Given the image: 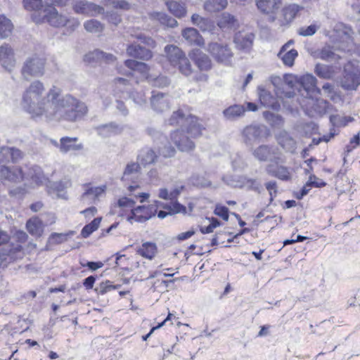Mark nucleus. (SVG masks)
<instances>
[{
	"label": "nucleus",
	"instance_id": "nucleus-46",
	"mask_svg": "<svg viewBox=\"0 0 360 360\" xmlns=\"http://www.w3.org/2000/svg\"><path fill=\"white\" fill-rule=\"evenodd\" d=\"M84 27L87 32L99 34L103 31L104 25L97 20L91 19L84 22Z\"/></svg>",
	"mask_w": 360,
	"mask_h": 360
},
{
	"label": "nucleus",
	"instance_id": "nucleus-64",
	"mask_svg": "<svg viewBox=\"0 0 360 360\" xmlns=\"http://www.w3.org/2000/svg\"><path fill=\"white\" fill-rule=\"evenodd\" d=\"M309 183H311L310 185L311 187L315 188H321L326 186V182L322 181L321 179H318L315 175L311 174L309 176V180L307 181Z\"/></svg>",
	"mask_w": 360,
	"mask_h": 360
},
{
	"label": "nucleus",
	"instance_id": "nucleus-61",
	"mask_svg": "<svg viewBox=\"0 0 360 360\" xmlns=\"http://www.w3.org/2000/svg\"><path fill=\"white\" fill-rule=\"evenodd\" d=\"M320 58L325 60H332L336 59V55L330 47H325L320 53Z\"/></svg>",
	"mask_w": 360,
	"mask_h": 360
},
{
	"label": "nucleus",
	"instance_id": "nucleus-52",
	"mask_svg": "<svg viewBox=\"0 0 360 360\" xmlns=\"http://www.w3.org/2000/svg\"><path fill=\"white\" fill-rule=\"evenodd\" d=\"M148 82L152 86L158 88L165 87L168 86L170 82L169 78L163 75H160L155 77L150 75V77H148Z\"/></svg>",
	"mask_w": 360,
	"mask_h": 360
},
{
	"label": "nucleus",
	"instance_id": "nucleus-51",
	"mask_svg": "<svg viewBox=\"0 0 360 360\" xmlns=\"http://www.w3.org/2000/svg\"><path fill=\"white\" fill-rule=\"evenodd\" d=\"M141 165L138 161L128 163L125 167L122 179H127L131 175L139 174L141 172Z\"/></svg>",
	"mask_w": 360,
	"mask_h": 360
},
{
	"label": "nucleus",
	"instance_id": "nucleus-31",
	"mask_svg": "<svg viewBox=\"0 0 360 360\" xmlns=\"http://www.w3.org/2000/svg\"><path fill=\"white\" fill-rule=\"evenodd\" d=\"M266 171L271 176L280 180L289 181L291 179V173L287 167L280 165L274 167L272 165H269L266 167Z\"/></svg>",
	"mask_w": 360,
	"mask_h": 360
},
{
	"label": "nucleus",
	"instance_id": "nucleus-41",
	"mask_svg": "<svg viewBox=\"0 0 360 360\" xmlns=\"http://www.w3.org/2000/svg\"><path fill=\"white\" fill-rule=\"evenodd\" d=\"M303 7L295 4L286 6L283 9V15L286 22H290Z\"/></svg>",
	"mask_w": 360,
	"mask_h": 360
},
{
	"label": "nucleus",
	"instance_id": "nucleus-11",
	"mask_svg": "<svg viewBox=\"0 0 360 360\" xmlns=\"http://www.w3.org/2000/svg\"><path fill=\"white\" fill-rule=\"evenodd\" d=\"M156 212L157 210L153 205L137 206L134 209L131 210V215L128 217V221L132 222L134 220L139 223H143L154 217Z\"/></svg>",
	"mask_w": 360,
	"mask_h": 360
},
{
	"label": "nucleus",
	"instance_id": "nucleus-60",
	"mask_svg": "<svg viewBox=\"0 0 360 360\" xmlns=\"http://www.w3.org/2000/svg\"><path fill=\"white\" fill-rule=\"evenodd\" d=\"M191 21L194 25L198 26L202 30H206L207 22L208 21L207 19L202 18L198 14H193L191 16Z\"/></svg>",
	"mask_w": 360,
	"mask_h": 360
},
{
	"label": "nucleus",
	"instance_id": "nucleus-21",
	"mask_svg": "<svg viewBox=\"0 0 360 360\" xmlns=\"http://www.w3.org/2000/svg\"><path fill=\"white\" fill-rule=\"evenodd\" d=\"M252 155L260 162L272 161L275 155V148L272 146L260 145L252 150Z\"/></svg>",
	"mask_w": 360,
	"mask_h": 360
},
{
	"label": "nucleus",
	"instance_id": "nucleus-49",
	"mask_svg": "<svg viewBox=\"0 0 360 360\" xmlns=\"http://www.w3.org/2000/svg\"><path fill=\"white\" fill-rule=\"evenodd\" d=\"M101 218H95L93 221H91L89 224L85 225L82 231L81 235L83 238H88L94 231L98 229L99 224L101 223Z\"/></svg>",
	"mask_w": 360,
	"mask_h": 360
},
{
	"label": "nucleus",
	"instance_id": "nucleus-55",
	"mask_svg": "<svg viewBox=\"0 0 360 360\" xmlns=\"http://www.w3.org/2000/svg\"><path fill=\"white\" fill-rule=\"evenodd\" d=\"M105 5L124 11H128L131 8V4L126 0H105Z\"/></svg>",
	"mask_w": 360,
	"mask_h": 360
},
{
	"label": "nucleus",
	"instance_id": "nucleus-27",
	"mask_svg": "<svg viewBox=\"0 0 360 360\" xmlns=\"http://www.w3.org/2000/svg\"><path fill=\"white\" fill-rule=\"evenodd\" d=\"M259 98L261 104L266 108L278 110L280 104L271 94L263 88H259Z\"/></svg>",
	"mask_w": 360,
	"mask_h": 360
},
{
	"label": "nucleus",
	"instance_id": "nucleus-58",
	"mask_svg": "<svg viewBox=\"0 0 360 360\" xmlns=\"http://www.w3.org/2000/svg\"><path fill=\"white\" fill-rule=\"evenodd\" d=\"M133 36L149 47L153 48L155 46V41L150 37L147 36L143 33H139Z\"/></svg>",
	"mask_w": 360,
	"mask_h": 360
},
{
	"label": "nucleus",
	"instance_id": "nucleus-19",
	"mask_svg": "<svg viewBox=\"0 0 360 360\" xmlns=\"http://www.w3.org/2000/svg\"><path fill=\"white\" fill-rule=\"evenodd\" d=\"M254 39L253 33L241 31L235 34L233 41L238 49L248 50L252 47Z\"/></svg>",
	"mask_w": 360,
	"mask_h": 360
},
{
	"label": "nucleus",
	"instance_id": "nucleus-35",
	"mask_svg": "<svg viewBox=\"0 0 360 360\" xmlns=\"http://www.w3.org/2000/svg\"><path fill=\"white\" fill-rule=\"evenodd\" d=\"M150 18L153 20L158 21L161 25L168 27H174L177 26V21L162 12H153L150 13Z\"/></svg>",
	"mask_w": 360,
	"mask_h": 360
},
{
	"label": "nucleus",
	"instance_id": "nucleus-28",
	"mask_svg": "<svg viewBox=\"0 0 360 360\" xmlns=\"http://www.w3.org/2000/svg\"><path fill=\"white\" fill-rule=\"evenodd\" d=\"M246 111L244 105L234 104L229 106L222 111V115L226 120L234 121L242 117Z\"/></svg>",
	"mask_w": 360,
	"mask_h": 360
},
{
	"label": "nucleus",
	"instance_id": "nucleus-16",
	"mask_svg": "<svg viewBox=\"0 0 360 360\" xmlns=\"http://www.w3.org/2000/svg\"><path fill=\"white\" fill-rule=\"evenodd\" d=\"M73 9L78 14L94 15V13H102L104 11L103 7L84 0L77 1Z\"/></svg>",
	"mask_w": 360,
	"mask_h": 360
},
{
	"label": "nucleus",
	"instance_id": "nucleus-54",
	"mask_svg": "<svg viewBox=\"0 0 360 360\" xmlns=\"http://www.w3.org/2000/svg\"><path fill=\"white\" fill-rule=\"evenodd\" d=\"M120 286L121 285H113L110 281L107 280L104 282H102L99 287L95 288V290L99 295H104L112 290L120 288Z\"/></svg>",
	"mask_w": 360,
	"mask_h": 360
},
{
	"label": "nucleus",
	"instance_id": "nucleus-47",
	"mask_svg": "<svg viewBox=\"0 0 360 360\" xmlns=\"http://www.w3.org/2000/svg\"><path fill=\"white\" fill-rule=\"evenodd\" d=\"M43 0H23V6L28 11H35L33 15H42V11L46 6L43 4Z\"/></svg>",
	"mask_w": 360,
	"mask_h": 360
},
{
	"label": "nucleus",
	"instance_id": "nucleus-26",
	"mask_svg": "<svg viewBox=\"0 0 360 360\" xmlns=\"http://www.w3.org/2000/svg\"><path fill=\"white\" fill-rule=\"evenodd\" d=\"M127 53L131 57L141 59L148 60L152 58V52L139 44H131L127 48Z\"/></svg>",
	"mask_w": 360,
	"mask_h": 360
},
{
	"label": "nucleus",
	"instance_id": "nucleus-5",
	"mask_svg": "<svg viewBox=\"0 0 360 360\" xmlns=\"http://www.w3.org/2000/svg\"><path fill=\"white\" fill-rule=\"evenodd\" d=\"M46 58L34 54L28 57L24 62L21 70L22 75L26 80L30 77H40L45 72Z\"/></svg>",
	"mask_w": 360,
	"mask_h": 360
},
{
	"label": "nucleus",
	"instance_id": "nucleus-42",
	"mask_svg": "<svg viewBox=\"0 0 360 360\" xmlns=\"http://www.w3.org/2000/svg\"><path fill=\"white\" fill-rule=\"evenodd\" d=\"M13 25L11 20L4 15H0V37L6 38L9 37L13 31Z\"/></svg>",
	"mask_w": 360,
	"mask_h": 360
},
{
	"label": "nucleus",
	"instance_id": "nucleus-9",
	"mask_svg": "<svg viewBox=\"0 0 360 360\" xmlns=\"http://www.w3.org/2000/svg\"><path fill=\"white\" fill-rule=\"evenodd\" d=\"M360 84V70L351 63H347L344 67L342 77L340 80V86L345 90H356Z\"/></svg>",
	"mask_w": 360,
	"mask_h": 360
},
{
	"label": "nucleus",
	"instance_id": "nucleus-39",
	"mask_svg": "<svg viewBox=\"0 0 360 360\" xmlns=\"http://www.w3.org/2000/svg\"><path fill=\"white\" fill-rule=\"evenodd\" d=\"M244 189L254 191L258 194L263 191V186L259 178H252L246 175Z\"/></svg>",
	"mask_w": 360,
	"mask_h": 360
},
{
	"label": "nucleus",
	"instance_id": "nucleus-33",
	"mask_svg": "<svg viewBox=\"0 0 360 360\" xmlns=\"http://www.w3.org/2000/svg\"><path fill=\"white\" fill-rule=\"evenodd\" d=\"M136 252L141 257L151 260L158 252V247L155 243L145 242L137 249Z\"/></svg>",
	"mask_w": 360,
	"mask_h": 360
},
{
	"label": "nucleus",
	"instance_id": "nucleus-29",
	"mask_svg": "<svg viewBox=\"0 0 360 360\" xmlns=\"http://www.w3.org/2000/svg\"><path fill=\"white\" fill-rule=\"evenodd\" d=\"M191 58L200 70H208L211 68L212 63L210 58L199 49L193 51Z\"/></svg>",
	"mask_w": 360,
	"mask_h": 360
},
{
	"label": "nucleus",
	"instance_id": "nucleus-13",
	"mask_svg": "<svg viewBox=\"0 0 360 360\" xmlns=\"http://www.w3.org/2000/svg\"><path fill=\"white\" fill-rule=\"evenodd\" d=\"M0 63L8 71H11L15 64L12 48L7 44L0 46Z\"/></svg>",
	"mask_w": 360,
	"mask_h": 360
},
{
	"label": "nucleus",
	"instance_id": "nucleus-45",
	"mask_svg": "<svg viewBox=\"0 0 360 360\" xmlns=\"http://www.w3.org/2000/svg\"><path fill=\"white\" fill-rule=\"evenodd\" d=\"M314 70L316 75L323 79H331L335 75L333 68L324 64H317Z\"/></svg>",
	"mask_w": 360,
	"mask_h": 360
},
{
	"label": "nucleus",
	"instance_id": "nucleus-56",
	"mask_svg": "<svg viewBox=\"0 0 360 360\" xmlns=\"http://www.w3.org/2000/svg\"><path fill=\"white\" fill-rule=\"evenodd\" d=\"M264 117L272 126H279L283 124L281 115L270 112H264Z\"/></svg>",
	"mask_w": 360,
	"mask_h": 360
},
{
	"label": "nucleus",
	"instance_id": "nucleus-43",
	"mask_svg": "<svg viewBox=\"0 0 360 360\" xmlns=\"http://www.w3.org/2000/svg\"><path fill=\"white\" fill-rule=\"evenodd\" d=\"M28 176L37 184L41 185L46 182L47 178L44 175L43 172L39 166L32 167L28 173Z\"/></svg>",
	"mask_w": 360,
	"mask_h": 360
},
{
	"label": "nucleus",
	"instance_id": "nucleus-8",
	"mask_svg": "<svg viewBox=\"0 0 360 360\" xmlns=\"http://www.w3.org/2000/svg\"><path fill=\"white\" fill-rule=\"evenodd\" d=\"M148 134L153 139L158 147V153L165 158L174 157L176 154L175 148L171 146L167 138L157 129L149 127L146 129Z\"/></svg>",
	"mask_w": 360,
	"mask_h": 360
},
{
	"label": "nucleus",
	"instance_id": "nucleus-59",
	"mask_svg": "<svg viewBox=\"0 0 360 360\" xmlns=\"http://www.w3.org/2000/svg\"><path fill=\"white\" fill-rule=\"evenodd\" d=\"M214 213L225 221L229 220V209L226 206L217 205Z\"/></svg>",
	"mask_w": 360,
	"mask_h": 360
},
{
	"label": "nucleus",
	"instance_id": "nucleus-48",
	"mask_svg": "<svg viewBox=\"0 0 360 360\" xmlns=\"http://www.w3.org/2000/svg\"><path fill=\"white\" fill-rule=\"evenodd\" d=\"M245 178L246 175H239L234 176H227L223 179L228 185L232 187L244 188Z\"/></svg>",
	"mask_w": 360,
	"mask_h": 360
},
{
	"label": "nucleus",
	"instance_id": "nucleus-37",
	"mask_svg": "<svg viewBox=\"0 0 360 360\" xmlns=\"http://www.w3.org/2000/svg\"><path fill=\"white\" fill-rule=\"evenodd\" d=\"M228 5V0H207L204 8L210 13L219 12L224 10Z\"/></svg>",
	"mask_w": 360,
	"mask_h": 360
},
{
	"label": "nucleus",
	"instance_id": "nucleus-30",
	"mask_svg": "<svg viewBox=\"0 0 360 360\" xmlns=\"http://www.w3.org/2000/svg\"><path fill=\"white\" fill-rule=\"evenodd\" d=\"M182 36L191 45L202 46L204 44L203 38L195 28L188 27L183 30Z\"/></svg>",
	"mask_w": 360,
	"mask_h": 360
},
{
	"label": "nucleus",
	"instance_id": "nucleus-20",
	"mask_svg": "<svg viewBox=\"0 0 360 360\" xmlns=\"http://www.w3.org/2000/svg\"><path fill=\"white\" fill-rule=\"evenodd\" d=\"M258 10L264 14H276L281 6L282 0H255Z\"/></svg>",
	"mask_w": 360,
	"mask_h": 360
},
{
	"label": "nucleus",
	"instance_id": "nucleus-14",
	"mask_svg": "<svg viewBox=\"0 0 360 360\" xmlns=\"http://www.w3.org/2000/svg\"><path fill=\"white\" fill-rule=\"evenodd\" d=\"M179 72L186 77H190L195 81L207 80V77L204 74H195L194 70L191 67L189 59L186 56L181 58V60L176 65Z\"/></svg>",
	"mask_w": 360,
	"mask_h": 360
},
{
	"label": "nucleus",
	"instance_id": "nucleus-2",
	"mask_svg": "<svg viewBox=\"0 0 360 360\" xmlns=\"http://www.w3.org/2000/svg\"><path fill=\"white\" fill-rule=\"evenodd\" d=\"M169 125H180L181 129H176L171 133L170 139L177 148L182 152H188L195 148L194 143L189 137L185 136L184 129L191 138H196L201 135L204 129L199 123L198 117L191 114H185L181 110L173 112L168 120Z\"/></svg>",
	"mask_w": 360,
	"mask_h": 360
},
{
	"label": "nucleus",
	"instance_id": "nucleus-34",
	"mask_svg": "<svg viewBox=\"0 0 360 360\" xmlns=\"http://www.w3.org/2000/svg\"><path fill=\"white\" fill-rule=\"evenodd\" d=\"M217 25L222 30H231L238 27V22L234 15L225 12L221 14Z\"/></svg>",
	"mask_w": 360,
	"mask_h": 360
},
{
	"label": "nucleus",
	"instance_id": "nucleus-18",
	"mask_svg": "<svg viewBox=\"0 0 360 360\" xmlns=\"http://www.w3.org/2000/svg\"><path fill=\"white\" fill-rule=\"evenodd\" d=\"M278 144L287 152L295 153L297 141L286 130H282L276 137Z\"/></svg>",
	"mask_w": 360,
	"mask_h": 360
},
{
	"label": "nucleus",
	"instance_id": "nucleus-12",
	"mask_svg": "<svg viewBox=\"0 0 360 360\" xmlns=\"http://www.w3.org/2000/svg\"><path fill=\"white\" fill-rule=\"evenodd\" d=\"M150 105L155 111L162 112L169 109L170 97L166 94L153 91V95L150 98Z\"/></svg>",
	"mask_w": 360,
	"mask_h": 360
},
{
	"label": "nucleus",
	"instance_id": "nucleus-10",
	"mask_svg": "<svg viewBox=\"0 0 360 360\" xmlns=\"http://www.w3.org/2000/svg\"><path fill=\"white\" fill-rule=\"evenodd\" d=\"M207 51L213 58L221 63H228L233 56L231 50L227 45L212 42L209 44Z\"/></svg>",
	"mask_w": 360,
	"mask_h": 360
},
{
	"label": "nucleus",
	"instance_id": "nucleus-22",
	"mask_svg": "<svg viewBox=\"0 0 360 360\" xmlns=\"http://www.w3.org/2000/svg\"><path fill=\"white\" fill-rule=\"evenodd\" d=\"M71 184L70 179L65 178L58 181H49L47 187L53 192H56L58 198L67 200L68 194L65 190L70 187Z\"/></svg>",
	"mask_w": 360,
	"mask_h": 360
},
{
	"label": "nucleus",
	"instance_id": "nucleus-17",
	"mask_svg": "<svg viewBox=\"0 0 360 360\" xmlns=\"http://www.w3.org/2000/svg\"><path fill=\"white\" fill-rule=\"evenodd\" d=\"M158 157V155L152 148L144 147L139 151L136 160L142 166L146 167L156 163Z\"/></svg>",
	"mask_w": 360,
	"mask_h": 360
},
{
	"label": "nucleus",
	"instance_id": "nucleus-62",
	"mask_svg": "<svg viewBox=\"0 0 360 360\" xmlns=\"http://www.w3.org/2000/svg\"><path fill=\"white\" fill-rule=\"evenodd\" d=\"M167 208L169 209L171 214L184 213L186 211V207L177 201L172 202Z\"/></svg>",
	"mask_w": 360,
	"mask_h": 360
},
{
	"label": "nucleus",
	"instance_id": "nucleus-24",
	"mask_svg": "<svg viewBox=\"0 0 360 360\" xmlns=\"http://www.w3.org/2000/svg\"><path fill=\"white\" fill-rule=\"evenodd\" d=\"M165 52L168 61L173 67H176L181 58L186 57L183 51L174 45H167L165 47Z\"/></svg>",
	"mask_w": 360,
	"mask_h": 360
},
{
	"label": "nucleus",
	"instance_id": "nucleus-40",
	"mask_svg": "<svg viewBox=\"0 0 360 360\" xmlns=\"http://www.w3.org/2000/svg\"><path fill=\"white\" fill-rule=\"evenodd\" d=\"M27 230L34 236H40L42 233V222L37 218L30 219L26 224Z\"/></svg>",
	"mask_w": 360,
	"mask_h": 360
},
{
	"label": "nucleus",
	"instance_id": "nucleus-32",
	"mask_svg": "<svg viewBox=\"0 0 360 360\" xmlns=\"http://www.w3.org/2000/svg\"><path fill=\"white\" fill-rule=\"evenodd\" d=\"M77 138L63 137L60 140V151L66 153L70 150H80L83 148L82 143H76Z\"/></svg>",
	"mask_w": 360,
	"mask_h": 360
},
{
	"label": "nucleus",
	"instance_id": "nucleus-53",
	"mask_svg": "<svg viewBox=\"0 0 360 360\" xmlns=\"http://www.w3.org/2000/svg\"><path fill=\"white\" fill-rule=\"evenodd\" d=\"M102 56H103V51L96 49L86 53L84 57V60L89 64L101 62Z\"/></svg>",
	"mask_w": 360,
	"mask_h": 360
},
{
	"label": "nucleus",
	"instance_id": "nucleus-44",
	"mask_svg": "<svg viewBox=\"0 0 360 360\" xmlns=\"http://www.w3.org/2000/svg\"><path fill=\"white\" fill-rule=\"evenodd\" d=\"M166 5L169 11L176 18H182L186 13L184 6L176 1H168Z\"/></svg>",
	"mask_w": 360,
	"mask_h": 360
},
{
	"label": "nucleus",
	"instance_id": "nucleus-7",
	"mask_svg": "<svg viewBox=\"0 0 360 360\" xmlns=\"http://www.w3.org/2000/svg\"><path fill=\"white\" fill-rule=\"evenodd\" d=\"M269 135V130L262 124L248 125L241 131L242 141L248 146L263 141Z\"/></svg>",
	"mask_w": 360,
	"mask_h": 360
},
{
	"label": "nucleus",
	"instance_id": "nucleus-50",
	"mask_svg": "<svg viewBox=\"0 0 360 360\" xmlns=\"http://www.w3.org/2000/svg\"><path fill=\"white\" fill-rule=\"evenodd\" d=\"M135 200L127 197H122L119 198L115 203L114 207H119L122 210L134 209Z\"/></svg>",
	"mask_w": 360,
	"mask_h": 360
},
{
	"label": "nucleus",
	"instance_id": "nucleus-4",
	"mask_svg": "<svg viewBox=\"0 0 360 360\" xmlns=\"http://www.w3.org/2000/svg\"><path fill=\"white\" fill-rule=\"evenodd\" d=\"M42 15H32V18L37 24L47 22L52 27H64L67 22L66 15L58 13L56 8L46 2V6L42 11Z\"/></svg>",
	"mask_w": 360,
	"mask_h": 360
},
{
	"label": "nucleus",
	"instance_id": "nucleus-63",
	"mask_svg": "<svg viewBox=\"0 0 360 360\" xmlns=\"http://www.w3.org/2000/svg\"><path fill=\"white\" fill-rule=\"evenodd\" d=\"M66 21L65 26L67 27L70 31L75 30L79 25V21L75 18H68L66 15Z\"/></svg>",
	"mask_w": 360,
	"mask_h": 360
},
{
	"label": "nucleus",
	"instance_id": "nucleus-38",
	"mask_svg": "<svg viewBox=\"0 0 360 360\" xmlns=\"http://www.w3.org/2000/svg\"><path fill=\"white\" fill-rule=\"evenodd\" d=\"M316 79L311 75H306L300 78V83L303 88L307 91H316L320 94V89L316 87Z\"/></svg>",
	"mask_w": 360,
	"mask_h": 360
},
{
	"label": "nucleus",
	"instance_id": "nucleus-36",
	"mask_svg": "<svg viewBox=\"0 0 360 360\" xmlns=\"http://www.w3.org/2000/svg\"><path fill=\"white\" fill-rule=\"evenodd\" d=\"M298 52L292 49L290 50L285 49V46H282L278 53V57L281 59L285 65L291 67L294 64L295 59L297 57Z\"/></svg>",
	"mask_w": 360,
	"mask_h": 360
},
{
	"label": "nucleus",
	"instance_id": "nucleus-25",
	"mask_svg": "<svg viewBox=\"0 0 360 360\" xmlns=\"http://www.w3.org/2000/svg\"><path fill=\"white\" fill-rule=\"evenodd\" d=\"M97 134L103 138H108L119 134L122 131V127L115 122H110L101 124L96 128Z\"/></svg>",
	"mask_w": 360,
	"mask_h": 360
},
{
	"label": "nucleus",
	"instance_id": "nucleus-1",
	"mask_svg": "<svg viewBox=\"0 0 360 360\" xmlns=\"http://www.w3.org/2000/svg\"><path fill=\"white\" fill-rule=\"evenodd\" d=\"M22 106L32 117L46 121L76 122L87 114L86 104L62 90L52 86L45 93V86L39 80L32 82L22 94Z\"/></svg>",
	"mask_w": 360,
	"mask_h": 360
},
{
	"label": "nucleus",
	"instance_id": "nucleus-3",
	"mask_svg": "<svg viewBox=\"0 0 360 360\" xmlns=\"http://www.w3.org/2000/svg\"><path fill=\"white\" fill-rule=\"evenodd\" d=\"M22 153L13 147L4 146L0 148V176L13 182H17L24 179L23 172L20 167H14L12 169L5 166L12 162H15L21 159Z\"/></svg>",
	"mask_w": 360,
	"mask_h": 360
},
{
	"label": "nucleus",
	"instance_id": "nucleus-57",
	"mask_svg": "<svg viewBox=\"0 0 360 360\" xmlns=\"http://www.w3.org/2000/svg\"><path fill=\"white\" fill-rule=\"evenodd\" d=\"M318 30L316 25H311L307 27H302L299 29L298 34L303 37H309L314 35Z\"/></svg>",
	"mask_w": 360,
	"mask_h": 360
},
{
	"label": "nucleus",
	"instance_id": "nucleus-23",
	"mask_svg": "<svg viewBox=\"0 0 360 360\" xmlns=\"http://www.w3.org/2000/svg\"><path fill=\"white\" fill-rule=\"evenodd\" d=\"M106 190V186L90 187L87 188L81 195V201L88 204L94 203L102 196Z\"/></svg>",
	"mask_w": 360,
	"mask_h": 360
},
{
	"label": "nucleus",
	"instance_id": "nucleus-6",
	"mask_svg": "<svg viewBox=\"0 0 360 360\" xmlns=\"http://www.w3.org/2000/svg\"><path fill=\"white\" fill-rule=\"evenodd\" d=\"M115 94H122L124 98H131L134 103L142 106L146 104V97L145 93L141 91H130V83L127 79L122 77H117L114 79Z\"/></svg>",
	"mask_w": 360,
	"mask_h": 360
},
{
	"label": "nucleus",
	"instance_id": "nucleus-15",
	"mask_svg": "<svg viewBox=\"0 0 360 360\" xmlns=\"http://www.w3.org/2000/svg\"><path fill=\"white\" fill-rule=\"evenodd\" d=\"M124 65L129 70L123 74L128 77L133 75L134 72H139L143 78H145L148 81V77L150 76L148 74L149 68L145 63L128 59L124 61Z\"/></svg>",
	"mask_w": 360,
	"mask_h": 360
}]
</instances>
